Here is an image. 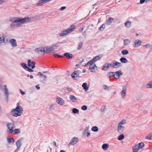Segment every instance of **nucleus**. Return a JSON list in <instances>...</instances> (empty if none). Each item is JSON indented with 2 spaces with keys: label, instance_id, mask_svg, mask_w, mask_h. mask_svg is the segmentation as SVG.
<instances>
[{
  "label": "nucleus",
  "instance_id": "1",
  "mask_svg": "<svg viewBox=\"0 0 152 152\" xmlns=\"http://www.w3.org/2000/svg\"><path fill=\"white\" fill-rule=\"evenodd\" d=\"M34 16L25 17L24 18L14 17L10 19V20L12 22L10 25L12 28H14L20 26L22 24L31 22L35 20Z\"/></svg>",
  "mask_w": 152,
  "mask_h": 152
},
{
  "label": "nucleus",
  "instance_id": "2",
  "mask_svg": "<svg viewBox=\"0 0 152 152\" xmlns=\"http://www.w3.org/2000/svg\"><path fill=\"white\" fill-rule=\"evenodd\" d=\"M59 46L58 43H57L52 45L50 46L39 48V52L49 53L53 51Z\"/></svg>",
  "mask_w": 152,
  "mask_h": 152
},
{
  "label": "nucleus",
  "instance_id": "3",
  "mask_svg": "<svg viewBox=\"0 0 152 152\" xmlns=\"http://www.w3.org/2000/svg\"><path fill=\"white\" fill-rule=\"evenodd\" d=\"M17 106L16 107L12 109L10 112L11 115L15 117L20 116L23 111L22 107L19 105L18 103L17 104Z\"/></svg>",
  "mask_w": 152,
  "mask_h": 152
},
{
  "label": "nucleus",
  "instance_id": "4",
  "mask_svg": "<svg viewBox=\"0 0 152 152\" xmlns=\"http://www.w3.org/2000/svg\"><path fill=\"white\" fill-rule=\"evenodd\" d=\"M7 132L12 134L13 132V129L15 127V125L12 123H8L6 125Z\"/></svg>",
  "mask_w": 152,
  "mask_h": 152
},
{
  "label": "nucleus",
  "instance_id": "5",
  "mask_svg": "<svg viewBox=\"0 0 152 152\" xmlns=\"http://www.w3.org/2000/svg\"><path fill=\"white\" fill-rule=\"evenodd\" d=\"M47 72V71L44 72H39V79L40 81L44 83L46 81L47 79V77L43 73Z\"/></svg>",
  "mask_w": 152,
  "mask_h": 152
},
{
  "label": "nucleus",
  "instance_id": "6",
  "mask_svg": "<svg viewBox=\"0 0 152 152\" xmlns=\"http://www.w3.org/2000/svg\"><path fill=\"white\" fill-rule=\"evenodd\" d=\"M23 140V138H21L19 139L16 142V145L17 147V148L13 152H17L20 149V147L22 145V142Z\"/></svg>",
  "mask_w": 152,
  "mask_h": 152
},
{
  "label": "nucleus",
  "instance_id": "7",
  "mask_svg": "<svg viewBox=\"0 0 152 152\" xmlns=\"http://www.w3.org/2000/svg\"><path fill=\"white\" fill-rule=\"evenodd\" d=\"M87 65H90L89 67V69L90 70L91 72H94L95 71L96 69H97V67L96 66V64H95L93 63H89V64H88V63L86 64L85 66H86Z\"/></svg>",
  "mask_w": 152,
  "mask_h": 152
},
{
  "label": "nucleus",
  "instance_id": "8",
  "mask_svg": "<svg viewBox=\"0 0 152 152\" xmlns=\"http://www.w3.org/2000/svg\"><path fill=\"white\" fill-rule=\"evenodd\" d=\"M142 42L139 39H137L134 40V41L133 46L134 48H138L141 45Z\"/></svg>",
  "mask_w": 152,
  "mask_h": 152
},
{
  "label": "nucleus",
  "instance_id": "9",
  "mask_svg": "<svg viewBox=\"0 0 152 152\" xmlns=\"http://www.w3.org/2000/svg\"><path fill=\"white\" fill-rule=\"evenodd\" d=\"M56 101L58 104L60 106H62L65 103L64 100L62 98L59 96L56 97Z\"/></svg>",
  "mask_w": 152,
  "mask_h": 152
},
{
  "label": "nucleus",
  "instance_id": "10",
  "mask_svg": "<svg viewBox=\"0 0 152 152\" xmlns=\"http://www.w3.org/2000/svg\"><path fill=\"white\" fill-rule=\"evenodd\" d=\"M126 88L125 86H123L122 90L121 92V94L122 99H124L126 97Z\"/></svg>",
  "mask_w": 152,
  "mask_h": 152
},
{
  "label": "nucleus",
  "instance_id": "11",
  "mask_svg": "<svg viewBox=\"0 0 152 152\" xmlns=\"http://www.w3.org/2000/svg\"><path fill=\"white\" fill-rule=\"evenodd\" d=\"M20 65L22 67H23L25 70L28 71L29 72H33V70L31 68H28L26 64L22 63L20 64Z\"/></svg>",
  "mask_w": 152,
  "mask_h": 152
},
{
  "label": "nucleus",
  "instance_id": "12",
  "mask_svg": "<svg viewBox=\"0 0 152 152\" xmlns=\"http://www.w3.org/2000/svg\"><path fill=\"white\" fill-rule=\"evenodd\" d=\"M79 141V139L76 137H74L72 138L70 140L69 143V145H74L76 144Z\"/></svg>",
  "mask_w": 152,
  "mask_h": 152
},
{
  "label": "nucleus",
  "instance_id": "13",
  "mask_svg": "<svg viewBox=\"0 0 152 152\" xmlns=\"http://www.w3.org/2000/svg\"><path fill=\"white\" fill-rule=\"evenodd\" d=\"M122 72L119 70L115 72H114V78L116 79H118L121 76L123 75Z\"/></svg>",
  "mask_w": 152,
  "mask_h": 152
},
{
  "label": "nucleus",
  "instance_id": "14",
  "mask_svg": "<svg viewBox=\"0 0 152 152\" xmlns=\"http://www.w3.org/2000/svg\"><path fill=\"white\" fill-rule=\"evenodd\" d=\"M121 66V64L120 62H118L116 61H113V68L114 69L118 68Z\"/></svg>",
  "mask_w": 152,
  "mask_h": 152
},
{
  "label": "nucleus",
  "instance_id": "15",
  "mask_svg": "<svg viewBox=\"0 0 152 152\" xmlns=\"http://www.w3.org/2000/svg\"><path fill=\"white\" fill-rule=\"evenodd\" d=\"M101 57V56L100 57L99 55L96 56L94 57L93 58L89 61L88 62V64H89V63H93L94 62L96 61L99 60Z\"/></svg>",
  "mask_w": 152,
  "mask_h": 152
},
{
  "label": "nucleus",
  "instance_id": "16",
  "mask_svg": "<svg viewBox=\"0 0 152 152\" xmlns=\"http://www.w3.org/2000/svg\"><path fill=\"white\" fill-rule=\"evenodd\" d=\"M79 71H75L71 74V76L72 77L74 78V79L76 80L79 77Z\"/></svg>",
  "mask_w": 152,
  "mask_h": 152
},
{
  "label": "nucleus",
  "instance_id": "17",
  "mask_svg": "<svg viewBox=\"0 0 152 152\" xmlns=\"http://www.w3.org/2000/svg\"><path fill=\"white\" fill-rule=\"evenodd\" d=\"M28 65L29 67H31L32 69H33L35 67V63L29 59L28 61Z\"/></svg>",
  "mask_w": 152,
  "mask_h": 152
},
{
  "label": "nucleus",
  "instance_id": "18",
  "mask_svg": "<svg viewBox=\"0 0 152 152\" xmlns=\"http://www.w3.org/2000/svg\"><path fill=\"white\" fill-rule=\"evenodd\" d=\"M9 42L12 47H15L17 46V42L15 39H12L10 40Z\"/></svg>",
  "mask_w": 152,
  "mask_h": 152
},
{
  "label": "nucleus",
  "instance_id": "19",
  "mask_svg": "<svg viewBox=\"0 0 152 152\" xmlns=\"http://www.w3.org/2000/svg\"><path fill=\"white\" fill-rule=\"evenodd\" d=\"M126 123V121L125 119H123L118 124L117 127H124L123 125L125 124Z\"/></svg>",
  "mask_w": 152,
  "mask_h": 152
},
{
  "label": "nucleus",
  "instance_id": "20",
  "mask_svg": "<svg viewBox=\"0 0 152 152\" xmlns=\"http://www.w3.org/2000/svg\"><path fill=\"white\" fill-rule=\"evenodd\" d=\"M70 32L67 29L63 30L61 33L59 35L61 36H64L67 34L70 33Z\"/></svg>",
  "mask_w": 152,
  "mask_h": 152
},
{
  "label": "nucleus",
  "instance_id": "21",
  "mask_svg": "<svg viewBox=\"0 0 152 152\" xmlns=\"http://www.w3.org/2000/svg\"><path fill=\"white\" fill-rule=\"evenodd\" d=\"M89 128V126L86 127L85 128L83 132V134H86V135L87 137H88L90 135V133L88 132Z\"/></svg>",
  "mask_w": 152,
  "mask_h": 152
},
{
  "label": "nucleus",
  "instance_id": "22",
  "mask_svg": "<svg viewBox=\"0 0 152 152\" xmlns=\"http://www.w3.org/2000/svg\"><path fill=\"white\" fill-rule=\"evenodd\" d=\"M114 20V19L113 18L109 17L106 21V24L110 25Z\"/></svg>",
  "mask_w": 152,
  "mask_h": 152
},
{
  "label": "nucleus",
  "instance_id": "23",
  "mask_svg": "<svg viewBox=\"0 0 152 152\" xmlns=\"http://www.w3.org/2000/svg\"><path fill=\"white\" fill-rule=\"evenodd\" d=\"M51 0H39V6H41L44 4L50 1Z\"/></svg>",
  "mask_w": 152,
  "mask_h": 152
},
{
  "label": "nucleus",
  "instance_id": "24",
  "mask_svg": "<svg viewBox=\"0 0 152 152\" xmlns=\"http://www.w3.org/2000/svg\"><path fill=\"white\" fill-rule=\"evenodd\" d=\"M4 94L5 95L6 98H7L9 96L8 89L7 88V86L6 85H4Z\"/></svg>",
  "mask_w": 152,
  "mask_h": 152
},
{
  "label": "nucleus",
  "instance_id": "25",
  "mask_svg": "<svg viewBox=\"0 0 152 152\" xmlns=\"http://www.w3.org/2000/svg\"><path fill=\"white\" fill-rule=\"evenodd\" d=\"M69 98L72 102H77V99L74 96L70 95L69 96Z\"/></svg>",
  "mask_w": 152,
  "mask_h": 152
},
{
  "label": "nucleus",
  "instance_id": "26",
  "mask_svg": "<svg viewBox=\"0 0 152 152\" xmlns=\"http://www.w3.org/2000/svg\"><path fill=\"white\" fill-rule=\"evenodd\" d=\"M7 141L9 144L13 143L14 142V140L13 138L11 137L10 136H8L7 137Z\"/></svg>",
  "mask_w": 152,
  "mask_h": 152
},
{
  "label": "nucleus",
  "instance_id": "27",
  "mask_svg": "<svg viewBox=\"0 0 152 152\" xmlns=\"http://www.w3.org/2000/svg\"><path fill=\"white\" fill-rule=\"evenodd\" d=\"M21 132V129H15L13 130V133L14 135L19 134Z\"/></svg>",
  "mask_w": 152,
  "mask_h": 152
},
{
  "label": "nucleus",
  "instance_id": "28",
  "mask_svg": "<svg viewBox=\"0 0 152 152\" xmlns=\"http://www.w3.org/2000/svg\"><path fill=\"white\" fill-rule=\"evenodd\" d=\"M125 127H117V131L120 133H123L124 131Z\"/></svg>",
  "mask_w": 152,
  "mask_h": 152
},
{
  "label": "nucleus",
  "instance_id": "29",
  "mask_svg": "<svg viewBox=\"0 0 152 152\" xmlns=\"http://www.w3.org/2000/svg\"><path fill=\"white\" fill-rule=\"evenodd\" d=\"M64 56L67 58L69 59L72 57V55L69 53H64Z\"/></svg>",
  "mask_w": 152,
  "mask_h": 152
},
{
  "label": "nucleus",
  "instance_id": "30",
  "mask_svg": "<svg viewBox=\"0 0 152 152\" xmlns=\"http://www.w3.org/2000/svg\"><path fill=\"white\" fill-rule=\"evenodd\" d=\"M109 145L108 144L104 143L102 146V148L104 151H106L108 148Z\"/></svg>",
  "mask_w": 152,
  "mask_h": 152
},
{
  "label": "nucleus",
  "instance_id": "31",
  "mask_svg": "<svg viewBox=\"0 0 152 152\" xmlns=\"http://www.w3.org/2000/svg\"><path fill=\"white\" fill-rule=\"evenodd\" d=\"M107 77L109 78H110L112 77H114V72H109L107 73Z\"/></svg>",
  "mask_w": 152,
  "mask_h": 152
},
{
  "label": "nucleus",
  "instance_id": "32",
  "mask_svg": "<svg viewBox=\"0 0 152 152\" xmlns=\"http://www.w3.org/2000/svg\"><path fill=\"white\" fill-rule=\"evenodd\" d=\"M146 87L148 88H152V80L149 82L146 85Z\"/></svg>",
  "mask_w": 152,
  "mask_h": 152
},
{
  "label": "nucleus",
  "instance_id": "33",
  "mask_svg": "<svg viewBox=\"0 0 152 152\" xmlns=\"http://www.w3.org/2000/svg\"><path fill=\"white\" fill-rule=\"evenodd\" d=\"M75 26L73 25H71L68 28H67L68 30H69V32L70 33L72 31L73 29H75Z\"/></svg>",
  "mask_w": 152,
  "mask_h": 152
},
{
  "label": "nucleus",
  "instance_id": "34",
  "mask_svg": "<svg viewBox=\"0 0 152 152\" xmlns=\"http://www.w3.org/2000/svg\"><path fill=\"white\" fill-rule=\"evenodd\" d=\"M130 43V40L129 39H126L124 40V45L125 46L128 45Z\"/></svg>",
  "mask_w": 152,
  "mask_h": 152
},
{
  "label": "nucleus",
  "instance_id": "35",
  "mask_svg": "<svg viewBox=\"0 0 152 152\" xmlns=\"http://www.w3.org/2000/svg\"><path fill=\"white\" fill-rule=\"evenodd\" d=\"M120 61L122 63H126L128 62V60L125 58L122 57L120 59Z\"/></svg>",
  "mask_w": 152,
  "mask_h": 152
},
{
  "label": "nucleus",
  "instance_id": "36",
  "mask_svg": "<svg viewBox=\"0 0 152 152\" xmlns=\"http://www.w3.org/2000/svg\"><path fill=\"white\" fill-rule=\"evenodd\" d=\"M82 86L85 91H87L88 90V87L87 86V83H84L82 84Z\"/></svg>",
  "mask_w": 152,
  "mask_h": 152
},
{
  "label": "nucleus",
  "instance_id": "37",
  "mask_svg": "<svg viewBox=\"0 0 152 152\" xmlns=\"http://www.w3.org/2000/svg\"><path fill=\"white\" fill-rule=\"evenodd\" d=\"M91 130L93 132H97L98 131L99 129L97 126H94L92 127Z\"/></svg>",
  "mask_w": 152,
  "mask_h": 152
},
{
  "label": "nucleus",
  "instance_id": "38",
  "mask_svg": "<svg viewBox=\"0 0 152 152\" xmlns=\"http://www.w3.org/2000/svg\"><path fill=\"white\" fill-rule=\"evenodd\" d=\"M139 149V147H138L137 145H136L132 148V149L133 152H137L138 151Z\"/></svg>",
  "mask_w": 152,
  "mask_h": 152
},
{
  "label": "nucleus",
  "instance_id": "39",
  "mask_svg": "<svg viewBox=\"0 0 152 152\" xmlns=\"http://www.w3.org/2000/svg\"><path fill=\"white\" fill-rule=\"evenodd\" d=\"M108 66L107 65V63H106L102 67V70L106 71L108 69Z\"/></svg>",
  "mask_w": 152,
  "mask_h": 152
},
{
  "label": "nucleus",
  "instance_id": "40",
  "mask_svg": "<svg viewBox=\"0 0 152 152\" xmlns=\"http://www.w3.org/2000/svg\"><path fill=\"white\" fill-rule=\"evenodd\" d=\"M72 112L73 113H79V110L76 108H74L72 110Z\"/></svg>",
  "mask_w": 152,
  "mask_h": 152
},
{
  "label": "nucleus",
  "instance_id": "41",
  "mask_svg": "<svg viewBox=\"0 0 152 152\" xmlns=\"http://www.w3.org/2000/svg\"><path fill=\"white\" fill-rule=\"evenodd\" d=\"M124 137V135L123 134H122L119 135L118 138V140H123Z\"/></svg>",
  "mask_w": 152,
  "mask_h": 152
},
{
  "label": "nucleus",
  "instance_id": "42",
  "mask_svg": "<svg viewBox=\"0 0 152 152\" xmlns=\"http://www.w3.org/2000/svg\"><path fill=\"white\" fill-rule=\"evenodd\" d=\"M137 145L138 147H139V148L140 149L142 148L143 147L144 145L143 142H141L137 144Z\"/></svg>",
  "mask_w": 152,
  "mask_h": 152
},
{
  "label": "nucleus",
  "instance_id": "43",
  "mask_svg": "<svg viewBox=\"0 0 152 152\" xmlns=\"http://www.w3.org/2000/svg\"><path fill=\"white\" fill-rule=\"evenodd\" d=\"M145 138L148 140H152V133H150L148 136H146Z\"/></svg>",
  "mask_w": 152,
  "mask_h": 152
},
{
  "label": "nucleus",
  "instance_id": "44",
  "mask_svg": "<svg viewBox=\"0 0 152 152\" xmlns=\"http://www.w3.org/2000/svg\"><path fill=\"white\" fill-rule=\"evenodd\" d=\"M122 54L124 55L127 54L129 53L128 50H124L122 51Z\"/></svg>",
  "mask_w": 152,
  "mask_h": 152
},
{
  "label": "nucleus",
  "instance_id": "45",
  "mask_svg": "<svg viewBox=\"0 0 152 152\" xmlns=\"http://www.w3.org/2000/svg\"><path fill=\"white\" fill-rule=\"evenodd\" d=\"M125 25L127 27H129L131 25V23L130 22L126 21L125 23Z\"/></svg>",
  "mask_w": 152,
  "mask_h": 152
},
{
  "label": "nucleus",
  "instance_id": "46",
  "mask_svg": "<svg viewBox=\"0 0 152 152\" xmlns=\"http://www.w3.org/2000/svg\"><path fill=\"white\" fill-rule=\"evenodd\" d=\"M83 43H80L78 45V47L77 48V50H80V49L83 46Z\"/></svg>",
  "mask_w": 152,
  "mask_h": 152
},
{
  "label": "nucleus",
  "instance_id": "47",
  "mask_svg": "<svg viewBox=\"0 0 152 152\" xmlns=\"http://www.w3.org/2000/svg\"><path fill=\"white\" fill-rule=\"evenodd\" d=\"M105 28V25L103 24L102 26L101 27H100L99 28V30L100 31H102V30H103Z\"/></svg>",
  "mask_w": 152,
  "mask_h": 152
},
{
  "label": "nucleus",
  "instance_id": "48",
  "mask_svg": "<svg viewBox=\"0 0 152 152\" xmlns=\"http://www.w3.org/2000/svg\"><path fill=\"white\" fill-rule=\"evenodd\" d=\"M81 108L82 110H85L87 109V107L86 105H83L81 107Z\"/></svg>",
  "mask_w": 152,
  "mask_h": 152
},
{
  "label": "nucleus",
  "instance_id": "49",
  "mask_svg": "<svg viewBox=\"0 0 152 152\" xmlns=\"http://www.w3.org/2000/svg\"><path fill=\"white\" fill-rule=\"evenodd\" d=\"M4 39L3 37H0V44L4 42Z\"/></svg>",
  "mask_w": 152,
  "mask_h": 152
},
{
  "label": "nucleus",
  "instance_id": "50",
  "mask_svg": "<svg viewBox=\"0 0 152 152\" xmlns=\"http://www.w3.org/2000/svg\"><path fill=\"white\" fill-rule=\"evenodd\" d=\"M105 108H106V107H105V106L103 105V106H102V107H101V111L102 112H104L105 110Z\"/></svg>",
  "mask_w": 152,
  "mask_h": 152
},
{
  "label": "nucleus",
  "instance_id": "51",
  "mask_svg": "<svg viewBox=\"0 0 152 152\" xmlns=\"http://www.w3.org/2000/svg\"><path fill=\"white\" fill-rule=\"evenodd\" d=\"M103 88L104 89L106 90L109 88V87L106 85H104L103 86Z\"/></svg>",
  "mask_w": 152,
  "mask_h": 152
},
{
  "label": "nucleus",
  "instance_id": "52",
  "mask_svg": "<svg viewBox=\"0 0 152 152\" xmlns=\"http://www.w3.org/2000/svg\"><path fill=\"white\" fill-rule=\"evenodd\" d=\"M54 56L56 57V58H57V57H62V56H61V55H58V54H54Z\"/></svg>",
  "mask_w": 152,
  "mask_h": 152
},
{
  "label": "nucleus",
  "instance_id": "53",
  "mask_svg": "<svg viewBox=\"0 0 152 152\" xmlns=\"http://www.w3.org/2000/svg\"><path fill=\"white\" fill-rule=\"evenodd\" d=\"M66 8V7L65 6L62 7L59 9V10L60 11H62Z\"/></svg>",
  "mask_w": 152,
  "mask_h": 152
},
{
  "label": "nucleus",
  "instance_id": "54",
  "mask_svg": "<svg viewBox=\"0 0 152 152\" xmlns=\"http://www.w3.org/2000/svg\"><path fill=\"white\" fill-rule=\"evenodd\" d=\"M145 2L146 3V1L145 0H140L139 4H142Z\"/></svg>",
  "mask_w": 152,
  "mask_h": 152
},
{
  "label": "nucleus",
  "instance_id": "55",
  "mask_svg": "<svg viewBox=\"0 0 152 152\" xmlns=\"http://www.w3.org/2000/svg\"><path fill=\"white\" fill-rule=\"evenodd\" d=\"M67 90L69 92H70L72 90V89L71 88H67Z\"/></svg>",
  "mask_w": 152,
  "mask_h": 152
},
{
  "label": "nucleus",
  "instance_id": "56",
  "mask_svg": "<svg viewBox=\"0 0 152 152\" xmlns=\"http://www.w3.org/2000/svg\"><path fill=\"white\" fill-rule=\"evenodd\" d=\"M107 65H108V67H112L113 68V64H108L107 63Z\"/></svg>",
  "mask_w": 152,
  "mask_h": 152
},
{
  "label": "nucleus",
  "instance_id": "57",
  "mask_svg": "<svg viewBox=\"0 0 152 152\" xmlns=\"http://www.w3.org/2000/svg\"><path fill=\"white\" fill-rule=\"evenodd\" d=\"M21 94L22 95H23L25 94V93L22 91L20 89Z\"/></svg>",
  "mask_w": 152,
  "mask_h": 152
},
{
  "label": "nucleus",
  "instance_id": "58",
  "mask_svg": "<svg viewBox=\"0 0 152 152\" xmlns=\"http://www.w3.org/2000/svg\"><path fill=\"white\" fill-rule=\"evenodd\" d=\"M145 47L147 48H149L150 47V45L149 44L146 45H145Z\"/></svg>",
  "mask_w": 152,
  "mask_h": 152
},
{
  "label": "nucleus",
  "instance_id": "59",
  "mask_svg": "<svg viewBox=\"0 0 152 152\" xmlns=\"http://www.w3.org/2000/svg\"><path fill=\"white\" fill-rule=\"evenodd\" d=\"M53 144L54 146H56V143L55 141H54L53 142Z\"/></svg>",
  "mask_w": 152,
  "mask_h": 152
},
{
  "label": "nucleus",
  "instance_id": "60",
  "mask_svg": "<svg viewBox=\"0 0 152 152\" xmlns=\"http://www.w3.org/2000/svg\"><path fill=\"white\" fill-rule=\"evenodd\" d=\"M83 28H81L79 29V31H82L83 30Z\"/></svg>",
  "mask_w": 152,
  "mask_h": 152
},
{
  "label": "nucleus",
  "instance_id": "61",
  "mask_svg": "<svg viewBox=\"0 0 152 152\" xmlns=\"http://www.w3.org/2000/svg\"><path fill=\"white\" fill-rule=\"evenodd\" d=\"M4 1V0H0V4H1Z\"/></svg>",
  "mask_w": 152,
  "mask_h": 152
},
{
  "label": "nucleus",
  "instance_id": "62",
  "mask_svg": "<svg viewBox=\"0 0 152 152\" xmlns=\"http://www.w3.org/2000/svg\"><path fill=\"white\" fill-rule=\"evenodd\" d=\"M86 70L85 69H83V73H85V72H86Z\"/></svg>",
  "mask_w": 152,
  "mask_h": 152
},
{
  "label": "nucleus",
  "instance_id": "63",
  "mask_svg": "<svg viewBox=\"0 0 152 152\" xmlns=\"http://www.w3.org/2000/svg\"><path fill=\"white\" fill-rule=\"evenodd\" d=\"M53 104L51 105L50 107V109L51 110V109H52V107L53 106Z\"/></svg>",
  "mask_w": 152,
  "mask_h": 152
},
{
  "label": "nucleus",
  "instance_id": "64",
  "mask_svg": "<svg viewBox=\"0 0 152 152\" xmlns=\"http://www.w3.org/2000/svg\"><path fill=\"white\" fill-rule=\"evenodd\" d=\"M30 78L31 79L33 78V76L32 75H30Z\"/></svg>",
  "mask_w": 152,
  "mask_h": 152
}]
</instances>
